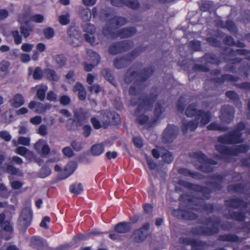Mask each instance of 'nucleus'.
<instances>
[{
	"label": "nucleus",
	"mask_w": 250,
	"mask_h": 250,
	"mask_svg": "<svg viewBox=\"0 0 250 250\" xmlns=\"http://www.w3.org/2000/svg\"><path fill=\"white\" fill-rule=\"evenodd\" d=\"M111 3L113 5L121 6L122 5L123 2L121 0H110ZM123 3L127 6L136 9L138 7L139 3L137 0H126Z\"/></svg>",
	"instance_id": "16"
},
{
	"label": "nucleus",
	"mask_w": 250,
	"mask_h": 250,
	"mask_svg": "<svg viewBox=\"0 0 250 250\" xmlns=\"http://www.w3.org/2000/svg\"><path fill=\"white\" fill-rule=\"evenodd\" d=\"M68 33L69 37L67 41L69 43L74 47L80 45L81 43V37L79 32L71 28L68 31Z\"/></svg>",
	"instance_id": "8"
},
{
	"label": "nucleus",
	"mask_w": 250,
	"mask_h": 250,
	"mask_svg": "<svg viewBox=\"0 0 250 250\" xmlns=\"http://www.w3.org/2000/svg\"><path fill=\"white\" fill-rule=\"evenodd\" d=\"M44 73L47 78L50 80L57 81L58 79V76L52 70L46 69L45 70Z\"/></svg>",
	"instance_id": "31"
},
{
	"label": "nucleus",
	"mask_w": 250,
	"mask_h": 250,
	"mask_svg": "<svg viewBox=\"0 0 250 250\" xmlns=\"http://www.w3.org/2000/svg\"><path fill=\"white\" fill-rule=\"evenodd\" d=\"M91 122L93 126L95 129H99L101 127L106 128L110 123L116 125L120 122L119 115L115 112H111L109 111H103L98 119L93 117L91 119Z\"/></svg>",
	"instance_id": "3"
},
{
	"label": "nucleus",
	"mask_w": 250,
	"mask_h": 250,
	"mask_svg": "<svg viewBox=\"0 0 250 250\" xmlns=\"http://www.w3.org/2000/svg\"><path fill=\"white\" fill-rule=\"evenodd\" d=\"M9 102L11 106L19 107L24 104V100L22 95L20 94H16L10 100Z\"/></svg>",
	"instance_id": "17"
},
{
	"label": "nucleus",
	"mask_w": 250,
	"mask_h": 250,
	"mask_svg": "<svg viewBox=\"0 0 250 250\" xmlns=\"http://www.w3.org/2000/svg\"><path fill=\"white\" fill-rule=\"evenodd\" d=\"M149 224L146 223L142 228L136 230L132 235V238L136 242H140L143 241L146 237L148 233Z\"/></svg>",
	"instance_id": "7"
},
{
	"label": "nucleus",
	"mask_w": 250,
	"mask_h": 250,
	"mask_svg": "<svg viewBox=\"0 0 250 250\" xmlns=\"http://www.w3.org/2000/svg\"><path fill=\"white\" fill-rule=\"evenodd\" d=\"M57 99L56 95L52 91H49L47 95V99L51 101H55Z\"/></svg>",
	"instance_id": "64"
},
{
	"label": "nucleus",
	"mask_w": 250,
	"mask_h": 250,
	"mask_svg": "<svg viewBox=\"0 0 250 250\" xmlns=\"http://www.w3.org/2000/svg\"><path fill=\"white\" fill-rule=\"evenodd\" d=\"M9 63L8 62L3 61L0 63V76H3L8 72Z\"/></svg>",
	"instance_id": "27"
},
{
	"label": "nucleus",
	"mask_w": 250,
	"mask_h": 250,
	"mask_svg": "<svg viewBox=\"0 0 250 250\" xmlns=\"http://www.w3.org/2000/svg\"><path fill=\"white\" fill-rule=\"evenodd\" d=\"M51 173V169L47 167H44L42 168L40 172V176L41 178H45L48 175H49Z\"/></svg>",
	"instance_id": "36"
},
{
	"label": "nucleus",
	"mask_w": 250,
	"mask_h": 250,
	"mask_svg": "<svg viewBox=\"0 0 250 250\" xmlns=\"http://www.w3.org/2000/svg\"><path fill=\"white\" fill-rule=\"evenodd\" d=\"M84 144L82 142H77L76 141H73L71 143V146L73 148L78 151L81 150L83 147Z\"/></svg>",
	"instance_id": "37"
},
{
	"label": "nucleus",
	"mask_w": 250,
	"mask_h": 250,
	"mask_svg": "<svg viewBox=\"0 0 250 250\" xmlns=\"http://www.w3.org/2000/svg\"><path fill=\"white\" fill-rule=\"evenodd\" d=\"M83 28L84 31L86 33L84 35L85 40L90 42L92 45L97 44L98 42H96L93 35L95 31L94 26L90 23H87L83 25Z\"/></svg>",
	"instance_id": "4"
},
{
	"label": "nucleus",
	"mask_w": 250,
	"mask_h": 250,
	"mask_svg": "<svg viewBox=\"0 0 250 250\" xmlns=\"http://www.w3.org/2000/svg\"><path fill=\"white\" fill-rule=\"evenodd\" d=\"M2 228L6 231L11 232L12 230V228L10 223L9 222H4L1 225Z\"/></svg>",
	"instance_id": "49"
},
{
	"label": "nucleus",
	"mask_w": 250,
	"mask_h": 250,
	"mask_svg": "<svg viewBox=\"0 0 250 250\" xmlns=\"http://www.w3.org/2000/svg\"><path fill=\"white\" fill-rule=\"evenodd\" d=\"M146 159L149 167L151 169H155L156 167V165L152 161L151 159L146 155Z\"/></svg>",
	"instance_id": "55"
},
{
	"label": "nucleus",
	"mask_w": 250,
	"mask_h": 250,
	"mask_svg": "<svg viewBox=\"0 0 250 250\" xmlns=\"http://www.w3.org/2000/svg\"><path fill=\"white\" fill-rule=\"evenodd\" d=\"M29 108L35 109V111L39 114L42 113L51 108V105L49 104H43L41 103L31 101L28 104Z\"/></svg>",
	"instance_id": "10"
},
{
	"label": "nucleus",
	"mask_w": 250,
	"mask_h": 250,
	"mask_svg": "<svg viewBox=\"0 0 250 250\" xmlns=\"http://www.w3.org/2000/svg\"><path fill=\"white\" fill-rule=\"evenodd\" d=\"M12 35L14 39L15 43L16 44H20L22 42V38L20 35L18 30L13 31L12 32Z\"/></svg>",
	"instance_id": "34"
},
{
	"label": "nucleus",
	"mask_w": 250,
	"mask_h": 250,
	"mask_svg": "<svg viewBox=\"0 0 250 250\" xmlns=\"http://www.w3.org/2000/svg\"><path fill=\"white\" fill-rule=\"evenodd\" d=\"M126 63V61L124 59H116L114 61V65L118 68L123 67Z\"/></svg>",
	"instance_id": "41"
},
{
	"label": "nucleus",
	"mask_w": 250,
	"mask_h": 250,
	"mask_svg": "<svg viewBox=\"0 0 250 250\" xmlns=\"http://www.w3.org/2000/svg\"><path fill=\"white\" fill-rule=\"evenodd\" d=\"M42 76V71L40 67H36L34 70L33 76L34 79H40Z\"/></svg>",
	"instance_id": "44"
},
{
	"label": "nucleus",
	"mask_w": 250,
	"mask_h": 250,
	"mask_svg": "<svg viewBox=\"0 0 250 250\" xmlns=\"http://www.w3.org/2000/svg\"><path fill=\"white\" fill-rule=\"evenodd\" d=\"M6 171L11 174L18 175V176H22V174L21 171H20L18 169L15 168L12 166L8 165L7 167Z\"/></svg>",
	"instance_id": "30"
},
{
	"label": "nucleus",
	"mask_w": 250,
	"mask_h": 250,
	"mask_svg": "<svg viewBox=\"0 0 250 250\" xmlns=\"http://www.w3.org/2000/svg\"><path fill=\"white\" fill-rule=\"evenodd\" d=\"M8 16V12L6 9L0 10V21L6 19Z\"/></svg>",
	"instance_id": "63"
},
{
	"label": "nucleus",
	"mask_w": 250,
	"mask_h": 250,
	"mask_svg": "<svg viewBox=\"0 0 250 250\" xmlns=\"http://www.w3.org/2000/svg\"><path fill=\"white\" fill-rule=\"evenodd\" d=\"M126 22L125 20L122 17H115L112 19L109 24L111 28H117L119 26H122Z\"/></svg>",
	"instance_id": "24"
},
{
	"label": "nucleus",
	"mask_w": 250,
	"mask_h": 250,
	"mask_svg": "<svg viewBox=\"0 0 250 250\" xmlns=\"http://www.w3.org/2000/svg\"><path fill=\"white\" fill-rule=\"evenodd\" d=\"M177 128L174 125H168L165 130L163 136V141L165 143L172 142L177 132Z\"/></svg>",
	"instance_id": "6"
},
{
	"label": "nucleus",
	"mask_w": 250,
	"mask_h": 250,
	"mask_svg": "<svg viewBox=\"0 0 250 250\" xmlns=\"http://www.w3.org/2000/svg\"><path fill=\"white\" fill-rule=\"evenodd\" d=\"M31 20L37 23H41L44 20V17L41 14H35L31 17Z\"/></svg>",
	"instance_id": "39"
},
{
	"label": "nucleus",
	"mask_w": 250,
	"mask_h": 250,
	"mask_svg": "<svg viewBox=\"0 0 250 250\" xmlns=\"http://www.w3.org/2000/svg\"><path fill=\"white\" fill-rule=\"evenodd\" d=\"M83 190V188L82 185L80 183L74 184L70 186V191L74 194H79Z\"/></svg>",
	"instance_id": "26"
},
{
	"label": "nucleus",
	"mask_w": 250,
	"mask_h": 250,
	"mask_svg": "<svg viewBox=\"0 0 250 250\" xmlns=\"http://www.w3.org/2000/svg\"><path fill=\"white\" fill-rule=\"evenodd\" d=\"M11 185L13 188L18 189L22 187V184L20 181H15L11 182Z\"/></svg>",
	"instance_id": "61"
},
{
	"label": "nucleus",
	"mask_w": 250,
	"mask_h": 250,
	"mask_svg": "<svg viewBox=\"0 0 250 250\" xmlns=\"http://www.w3.org/2000/svg\"><path fill=\"white\" fill-rule=\"evenodd\" d=\"M135 145L138 147H141L143 146V141L141 138L134 137L133 138Z\"/></svg>",
	"instance_id": "56"
},
{
	"label": "nucleus",
	"mask_w": 250,
	"mask_h": 250,
	"mask_svg": "<svg viewBox=\"0 0 250 250\" xmlns=\"http://www.w3.org/2000/svg\"><path fill=\"white\" fill-rule=\"evenodd\" d=\"M74 92H78V96L81 100H84L86 97V92L83 85L80 83H77L73 87Z\"/></svg>",
	"instance_id": "22"
},
{
	"label": "nucleus",
	"mask_w": 250,
	"mask_h": 250,
	"mask_svg": "<svg viewBox=\"0 0 250 250\" xmlns=\"http://www.w3.org/2000/svg\"><path fill=\"white\" fill-rule=\"evenodd\" d=\"M34 89L37 90V95L38 98L41 100H43L45 98V92L47 90V86L43 84L37 85L32 88V90Z\"/></svg>",
	"instance_id": "21"
},
{
	"label": "nucleus",
	"mask_w": 250,
	"mask_h": 250,
	"mask_svg": "<svg viewBox=\"0 0 250 250\" xmlns=\"http://www.w3.org/2000/svg\"><path fill=\"white\" fill-rule=\"evenodd\" d=\"M152 154L156 158H158L161 156L164 161L168 163L171 162L173 159L171 154L167 150L162 148L153 149L152 150Z\"/></svg>",
	"instance_id": "5"
},
{
	"label": "nucleus",
	"mask_w": 250,
	"mask_h": 250,
	"mask_svg": "<svg viewBox=\"0 0 250 250\" xmlns=\"http://www.w3.org/2000/svg\"><path fill=\"white\" fill-rule=\"evenodd\" d=\"M36 48L37 50L36 51L42 53L45 50L46 46L44 43L40 42L36 45Z\"/></svg>",
	"instance_id": "51"
},
{
	"label": "nucleus",
	"mask_w": 250,
	"mask_h": 250,
	"mask_svg": "<svg viewBox=\"0 0 250 250\" xmlns=\"http://www.w3.org/2000/svg\"><path fill=\"white\" fill-rule=\"evenodd\" d=\"M226 27L229 30L233 32L235 31V27L233 22L231 21H228L226 23Z\"/></svg>",
	"instance_id": "58"
},
{
	"label": "nucleus",
	"mask_w": 250,
	"mask_h": 250,
	"mask_svg": "<svg viewBox=\"0 0 250 250\" xmlns=\"http://www.w3.org/2000/svg\"><path fill=\"white\" fill-rule=\"evenodd\" d=\"M56 62L58 64V66H62L64 64L65 60L62 56H58L55 58Z\"/></svg>",
	"instance_id": "60"
},
{
	"label": "nucleus",
	"mask_w": 250,
	"mask_h": 250,
	"mask_svg": "<svg viewBox=\"0 0 250 250\" xmlns=\"http://www.w3.org/2000/svg\"><path fill=\"white\" fill-rule=\"evenodd\" d=\"M28 149L23 146L18 147L15 150V152L22 156L24 157Z\"/></svg>",
	"instance_id": "46"
},
{
	"label": "nucleus",
	"mask_w": 250,
	"mask_h": 250,
	"mask_svg": "<svg viewBox=\"0 0 250 250\" xmlns=\"http://www.w3.org/2000/svg\"><path fill=\"white\" fill-rule=\"evenodd\" d=\"M222 115L220 117L223 122H229L233 119L234 115V109L230 106H224L222 108Z\"/></svg>",
	"instance_id": "12"
},
{
	"label": "nucleus",
	"mask_w": 250,
	"mask_h": 250,
	"mask_svg": "<svg viewBox=\"0 0 250 250\" xmlns=\"http://www.w3.org/2000/svg\"><path fill=\"white\" fill-rule=\"evenodd\" d=\"M31 242L33 246L34 247L39 248L42 245V239L38 236H34L31 238Z\"/></svg>",
	"instance_id": "33"
},
{
	"label": "nucleus",
	"mask_w": 250,
	"mask_h": 250,
	"mask_svg": "<svg viewBox=\"0 0 250 250\" xmlns=\"http://www.w3.org/2000/svg\"><path fill=\"white\" fill-rule=\"evenodd\" d=\"M130 228L129 223L122 222L115 227V230L118 233H124L128 232L130 229Z\"/></svg>",
	"instance_id": "20"
},
{
	"label": "nucleus",
	"mask_w": 250,
	"mask_h": 250,
	"mask_svg": "<svg viewBox=\"0 0 250 250\" xmlns=\"http://www.w3.org/2000/svg\"><path fill=\"white\" fill-rule=\"evenodd\" d=\"M104 150V144L103 143L93 145L90 148V152L94 156L102 154Z\"/></svg>",
	"instance_id": "18"
},
{
	"label": "nucleus",
	"mask_w": 250,
	"mask_h": 250,
	"mask_svg": "<svg viewBox=\"0 0 250 250\" xmlns=\"http://www.w3.org/2000/svg\"><path fill=\"white\" fill-rule=\"evenodd\" d=\"M136 32V30L134 28L130 29H122V31L120 32L119 35V37L121 38H127L133 35Z\"/></svg>",
	"instance_id": "25"
},
{
	"label": "nucleus",
	"mask_w": 250,
	"mask_h": 250,
	"mask_svg": "<svg viewBox=\"0 0 250 250\" xmlns=\"http://www.w3.org/2000/svg\"><path fill=\"white\" fill-rule=\"evenodd\" d=\"M20 59L21 62L23 63H28L31 60L30 55L22 53L20 54Z\"/></svg>",
	"instance_id": "42"
},
{
	"label": "nucleus",
	"mask_w": 250,
	"mask_h": 250,
	"mask_svg": "<svg viewBox=\"0 0 250 250\" xmlns=\"http://www.w3.org/2000/svg\"><path fill=\"white\" fill-rule=\"evenodd\" d=\"M87 54L88 59L92 62L93 64H87L85 63L84 64V68L85 71H90L92 69L94 65H96L98 63L100 58L99 56L96 53L91 50H88Z\"/></svg>",
	"instance_id": "9"
},
{
	"label": "nucleus",
	"mask_w": 250,
	"mask_h": 250,
	"mask_svg": "<svg viewBox=\"0 0 250 250\" xmlns=\"http://www.w3.org/2000/svg\"><path fill=\"white\" fill-rule=\"evenodd\" d=\"M186 114L188 117H195L193 121L184 122L183 123L182 130L184 133L188 131L194 130L198 125H204L210 120V112L198 110L195 104L189 105L186 110Z\"/></svg>",
	"instance_id": "2"
},
{
	"label": "nucleus",
	"mask_w": 250,
	"mask_h": 250,
	"mask_svg": "<svg viewBox=\"0 0 250 250\" xmlns=\"http://www.w3.org/2000/svg\"><path fill=\"white\" fill-rule=\"evenodd\" d=\"M81 16L82 19L85 21H89L91 17V13L88 8H83L81 12Z\"/></svg>",
	"instance_id": "29"
},
{
	"label": "nucleus",
	"mask_w": 250,
	"mask_h": 250,
	"mask_svg": "<svg viewBox=\"0 0 250 250\" xmlns=\"http://www.w3.org/2000/svg\"><path fill=\"white\" fill-rule=\"evenodd\" d=\"M77 167V164L75 162H70L67 164V165L65 166L64 169V176L63 177L64 179L66 178L71 174H72L74 171L76 170Z\"/></svg>",
	"instance_id": "19"
},
{
	"label": "nucleus",
	"mask_w": 250,
	"mask_h": 250,
	"mask_svg": "<svg viewBox=\"0 0 250 250\" xmlns=\"http://www.w3.org/2000/svg\"><path fill=\"white\" fill-rule=\"evenodd\" d=\"M164 110L163 108L158 104L155 109V115L157 118H159L161 114H162L164 112Z\"/></svg>",
	"instance_id": "54"
},
{
	"label": "nucleus",
	"mask_w": 250,
	"mask_h": 250,
	"mask_svg": "<svg viewBox=\"0 0 250 250\" xmlns=\"http://www.w3.org/2000/svg\"><path fill=\"white\" fill-rule=\"evenodd\" d=\"M34 148L39 151L41 148V153L42 155H46L50 152V147L45 140L40 139L35 145Z\"/></svg>",
	"instance_id": "14"
},
{
	"label": "nucleus",
	"mask_w": 250,
	"mask_h": 250,
	"mask_svg": "<svg viewBox=\"0 0 250 250\" xmlns=\"http://www.w3.org/2000/svg\"><path fill=\"white\" fill-rule=\"evenodd\" d=\"M0 136L6 142H9L11 139L10 133L7 131H2L0 132Z\"/></svg>",
	"instance_id": "43"
},
{
	"label": "nucleus",
	"mask_w": 250,
	"mask_h": 250,
	"mask_svg": "<svg viewBox=\"0 0 250 250\" xmlns=\"http://www.w3.org/2000/svg\"><path fill=\"white\" fill-rule=\"evenodd\" d=\"M194 157L198 162L201 164V165L198 166L197 164H195V166L197 168L207 172L209 171V170L205 169V168L207 167L208 164L210 163V162L206 160V156L204 154L201 152H198L195 154Z\"/></svg>",
	"instance_id": "15"
},
{
	"label": "nucleus",
	"mask_w": 250,
	"mask_h": 250,
	"mask_svg": "<svg viewBox=\"0 0 250 250\" xmlns=\"http://www.w3.org/2000/svg\"><path fill=\"white\" fill-rule=\"evenodd\" d=\"M131 46V43L127 41L121 43H118L116 44L111 45L109 49L110 53L112 54H116L119 52L126 50Z\"/></svg>",
	"instance_id": "13"
},
{
	"label": "nucleus",
	"mask_w": 250,
	"mask_h": 250,
	"mask_svg": "<svg viewBox=\"0 0 250 250\" xmlns=\"http://www.w3.org/2000/svg\"><path fill=\"white\" fill-rule=\"evenodd\" d=\"M250 134V129L246 128L243 123H240L233 132L218 138V140L220 144L216 146V149L224 155H235L239 153L245 152L249 149L247 146L244 144L236 145L242 142L241 136Z\"/></svg>",
	"instance_id": "1"
},
{
	"label": "nucleus",
	"mask_w": 250,
	"mask_h": 250,
	"mask_svg": "<svg viewBox=\"0 0 250 250\" xmlns=\"http://www.w3.org/2000/svg\"><path fill=\"white\" fill-rule=\"evenodd\" d=\"M31 31V28H27L23 26L21 27V32L25 38H27L29 36L30 32Z\"/></svg>",
	"instance_id": "45"
},
{
	"label": "nucleus",
	"mask_w": 250,
	"mask_h": 250,
	"mask_svg": "<svg viewBox=\"0 0 250 250\" xmlns=\"http://www.w3.org/2000/svg\"><path fill=\"white\" fill-rule=\"evenodd\" d=\"M38 133L42 136L46 135L47 134V129L46 126L44 125H41L39 128Z\"/></svg>",
	"instance_id": "50"
},
{
	"label": "nucleus",
	"mask_w": 250,
	"mask_h": 250,
	"mask_svg": "<svg viewBox=\"0 0 250 250\" xmlns=\"http://www.w3.org/2000/svg\"><path fill=\"white\" fill-rule=\"evenodd\" d=\"M137 122L142 125H145L147 127L152 126L153 124V122H151L150 120H148V117L143 114L138 115L137 118Z\"/></svg>",
	"instance_id": "23"
},
{
	"label": "nucleus",
	"mask_w": 250,
	"mask_h": 250,
	"mask_svg": "<svg viewBox=\"0 0 250 250\" xmlns=\"http://www.w3.org/2000/svg\"><path fill=\"white\" fill-rule=\"evenodd\" d=\"M18 21L21 24H27L29 22L28 17L26 15H21L18 18Z\"/></svg>",
	"instance_id": "48"
},
{
	"label": "nucleus",
	"mask_w": 250,
	"mask_h": 250,
	"mask_svg": "<svg viewBox=\"0 0 250 250\" xmlns=\"http://www.w3.org/2000/svg\"><path fill=\"white\" fill-rule=\"evenodd\" d=\"M91 130V127L90 125H84L83 127V135L87 137L89 136Z\"/></svg>",
	"instance_id": "57"
},
{
	"label": "nucleus",
	"mask_w": 250,
	"mask_h": 250,
	"mask_svg": "<svg viewBox=\"0 0 250 250\" xmlns=\"http://www.w3.org/2000/svg\"><path fill=\"white\" fill-rule=\"evenodd\" d=\"M34 45L29 43H24L21 46V49L26 52H30L33 48Z\"/></svg>",
	"instance_id": "40"
},
{
	"label": "nucleus",
	"mask_w": 250,
	"mask_h": 250,
	"mask_svg": "<svg viewBox=\"0 0 250 250\" xmlns=\"http://www.w3.org/2000/svg\"><path fill=\"white\" fill-rule=\"evenodd\" d=\"M30 139L28 137H20L18 140V144L28 146L30 145Z\"/></svg>",
	"instance_id": "38"
},
{
	"label": "nucleus",
	"mask_w": 250,
	"mask_h": 250,
	"mask_svg": "<svg viewBox=\"0 0 250 250\" xmlns=\"http://www.w3.org/2000/svg\"><path fill=\"white\" fill-rule=\"evenodd\" d=\"M50 222V218L48 216H45L43 218L40 223V226L44 229L48 228L47 223Z\"/></svg>",
	"instance_id": "52"
},
{
	"label": "nucleus",
	"mask_w": 250,
	"mask_h": 250,
	"mask_svg": "<svg viewBox=\"0 0 250 250\" xmlns=\"http://www.w3.org/2000/svg\"><path fill=\"white\" fill-rule=\"evenodd\" d=\"M32 212L30 209L27 208L23 209L20 217V223L21 226L27 227L31 223Z\"/></svg>",
	"instance_id": "11"
},
{
	"label": "nucleus",
	"mask_w": 250,
	"mask_h": 250,
	"mask_svg": "<svg viewBox=\"0 0 250 250\" xmlns=\"http://www.w3.org/2000/svg\"><path fill=\"white\" fill-rule=\"evenodd\" d=\"M179 173L186 176H191L194 178H199V175L197 173H193L189 170L186 168H181L179 170Z\"/></svg>",
	"instance_id": "32"
},
{
	"label": "nucleus",
	"mask_w": 250,
	"mask_h": 250,
	"mask_svg": "<svg viewBox=\"0 0 250 250\" xmlns=\"http://www.w3.org/2000/svg\"><path fill=\"white\" fill-rule=\"evenodd\" d=\"M208 128L209 130H222V128L219 125L215 123L210 124L208 126Z\"/></svg>",
	"instance_id": "62"
},
{
	"label": "nucleus",
	"mask_w": 250,
	"mask_h": 250,
	"mask_svg": "<svg viewBox=\"0 0 250 250\" xmlns=\"http://www.w3.org/2000/svg\"><path fill=\"white\" fill-rule=\"evenodd\" d=\"M44 35L45 38L49 39L54 36V31L52 28L49 27L43 30Z\"/></svg>",
	"instance_id": "35"
},
{
	"label": "nucleus",
	"mask_w": 250,
	"mask_h": 250,
	"mask_svg": "<svg viewBox=\"0 0 250 250\" xmlns=\"http://www.w3.org/2000/svg\"><path fill=\"white\" fill-rule=\"evenodd\" d=\"M70 102V98L67 96H62L60 99L61 104L63 105H67Z\"/></svg>",
	"instance_id": "59"
},
{
	"label": "nucleus",
	"mask_w": 250,
	"mask_h": 250,
	"mask_svg": "<svg viewBox=\"0 0 250 250\" xmlns=\"http://www.w3.org/2000/svg\"><path fill=\"white\" fill-rule=\"evenodd\" d=\"M62 152L65 156L68 157H71L73 154L72 149L69 147H64L62 150Z\"/></svg>",
	"instance_id": "53"
},
{
	"label": "nucleus",
	"mask_w": 250,
	"mask_h": 250,
	"mask_svg": "<svg viewBox=\"0 0 250 250\" xmlns=\"http://www.w3.org/2000/svg\"><path fill=\"white\" fill-rule=\"evenodd\" d=\"M70 15L68 13H65L61 15L58 18V21L60 24L65 25L69 22Z\"/></svg>",
	"instance_id": "28"
},
{
	"label": "nucleus",
	"mask_w": 250,
	"mask_h": 250,
	"mask_svg": "<svg viewBox=\"0 0 250 250\" xmlns=\"http://www.w3.org/2000/svg\"><path fill=\"white\" fill-rule=\"evenodd\" d=\"M42 119L41 116H36L31 118L30 120V122L33 125H38L42 122Z\"/></svg>",
	"instance_id": "47"
}]
</instances>
